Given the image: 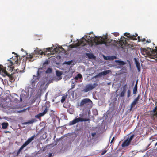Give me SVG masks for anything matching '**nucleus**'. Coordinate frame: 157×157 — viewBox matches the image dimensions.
I'll return each instance as SVG.
<instances>
[{
  "label": "nucleus",
  "mask_w": 157,
  "mask_h": 157,
  "mask_svg": "<svg viewBox=\"0 0 157 157\" xmlns=\"http://www.w3.org/2000/svg\"><path fill=\"white\" fill-rule=\"evenodd\" d=\"M95 35L93 32L87 33L84 37L79 39V46H82L87 45L88 44L90 46H92L94 45L93 41L96 39Z\"/></svg>",
  "instance_id": "obj_1"
},
{
  "label": "nucleus",
  "mask_w": 157,
  "mask_h": 157,
  "mask_svg": "<svg viewBox=\"0 0 157 157\" xmlns=\"http://www.w3.org/2000/svg\"><path fill=\"white\" fill-rule=\"evenodd\" d=\"M19 71L20 72H21V70H20ZM0 73L4 77L7 76L9 77V81L12 82H14L16 77L18 75V73H13L11 74H9L6 71V67H3L2 65H0Z\"/></svg>",
  "instance_id": "obj_2"
},
{
  "label": "nucleus",
  "mask_w": 157,
  "mask_h": 157,
  "mask_svg": "<svg viewBox=\"0 0 157 157\" xmlns=\"http://www.w3.org/2000/svg\"><path fill=\"white\" fill-rule=\"evenodd\" d=\"M149 49L150 51L147 50L145 48H141V51L143 55H146V56H148L151 58H155L157 57V48L155 47L156 49H152L149 48H147Z\"/></svg>",
  "instance_id": "obj_3"
},
{
  "label": "nucleus",
  "mask_w": 157,
  "mask_h": 157,
  "mask_svg": "<svg viewBox=\"0 0 157 157\" xmlns=\"http://www.w3.org/2000/svg\"><path fill=\"white\" fill-rule=\"evenodd\" d=\"M41 72L40 71V69H39L37 71L36 75H33V78L30 81V85L31 86L32 88H35L36 84L39 81L40 77V73Z\"/></svg>",
  "instance_id": "obj_4"
},
{
  "label": "nucleus",
  "mask_w": 157,
  "mask_h": 157,
  "mask_svg": "<svg viewBox=\"0 0 157 157\" xmlns=\"http://www.w3.org/2000/svg\"><path fill=\"white\" fill-rule=\"evenodd\" d=\"M92 101L89 98H85L81 100L80 103V106H86V107H92Z\"/></svg>",
  "instance_id": "obj_5"
},
{
  "label": "nucleus",
  "mask_w": 157,
  "mask_h": 157,
  "mask_svg": "<svg viewBox=\"0 0 157 157\" xmlns=\"http://www.w3.org/2000/svg\"><path fill=\"white\" fill-rule=\"evenodd\" d=\"M97 86V84L96 83H94L93 85L91 84H88L86 85L82 91L85 92H87L94 89Z\"/></svg>",
  "instance_id": "obj_6"
},
{
  "label": "nucleus",
  "mask_w": 157,
  "mask_h": 157,
  "mask_svg": "<svg viewBox=\"0 0 157 157\" xmlns=\"http://www.w3.org/2000/svg\"><path fill=\"white\" fill-rule=\"evenodd\" d=\"M80 117H79V122H82L85 121H89L90 122V119L89 118H86L87 117V114L86 113H83L79 115Z\"/></svg>",
  "instance_id": "obj_7"
},
{
  "label": "nucleus",
  "mask_w": 157,
  "mask_h": 157,
  "mask_svg": "<svg viewBox=\"0 0 157 157\" xmlns=\"http://www.w3.org/2000/svg\"><path fill=\"white\" fill-rule=\"evenodd\" d=\"M78 134V128H77L74 130V132L72 133H68L67 136L71 137L72 139H74L76 137Z\"/></svg>",
  "instance_id": "obj_8"
},
{
  "label": "nucleus",
  "mask_w": 157,
  "mask_h": 157,
  "mask_svg": "<svg viewBox=\"0 0 157 157\" xmlns=\"http://www.w3.org/2000/svg\"><path fill=\"white\" fill-rule=\"evenodd\" d=\"M127 85L126 84L122 87V89L120 91L119 94L120 97H123L124 96L127 90Z\"/></svg>",
  "instance_id": "obj_9"
},
{
  "label": "nucleus",
  "mask_w": 157,
  "mask_h": 157,
  "mask_svg": "<svg viewBox=\"0 0 157 157\" xmlns=\"http://www.w3.org/2000/svg\"><path fill=\"white\" fill-rule=\"evenodd\" d=\"M8 61L9 62L10 64L8 65V63H7L5 64V65L6 66H7L8 68V69L9 71L12 72V71L13 70V69L14 68V66H13V63L11 60H8Z\"/></svg>",
  "instance_id": "obj_10"
},
{
  "label": "nucleus",
  "mask_w": 157,
  "mask_h": 157,
  "mask_svg": "<svg viewBox=\"0 0 157 157\" xmlns=\"http://www.w3.org/2000/svg\"><path fill=\"white\" fill-rule=\"evenodd\" d=\"M140 95H138V96L131 103L130 105V111L132 110V108L134 107L135 105L137 103L140 99Z\"/></svg>",
  "instance_id": "obj_11"
},
{
  "label": "nucleus",
  "mask_w": 157,
  "mask_h": 157,
  "mask_svg": "<svg viewBox=\"0 0 157 157\" xmlns=\"http://www.w3.org/2000/svg\"><path fill=\"white\" fill-rule=\"evenodd\" d=\"M124 35L131 40H137V38H136V37L137 36V34H136L135 36L134 35H130L129 33H125L124 34Z\"/></svg>",
  "instance_id": "obj_12"
},
{
  "label": "nucleus",
  "mask_w": 157,
  "mask_h": 157,
  "mask_svg": "<svg viewBox=\"0 0 157 157\" xmlns=\"http://www.w3.org/2000/svg\"><path fill=\"white\" fill-rule=\"evenodd\" d=\"M95 38H96V39L94 40V42L96 45L102 44H99V43H101L102 41H104L105 40H103L102 38L101 37L96 36Z\"/></svg>",
  "instance_id": "obj_13"
},
{
  "label": "nucleus",
  "mask_w": 157,
  "mask_h": 157,
  "mask_svg": "<svg viewBox=\"0 0 157 157\" xmlns=\"http://www.w3.org/2000/svg\"><path fill=\"white\" fill-rule=\"evenodd\" d=\"M111 71L110 70H106L105 71L101 72L95 76V77H101L102 76V75H105L110 72Z\"/></svg>",
  "instance_id": "obj_14"
},
{
  "label": "nucleus",
  "mask_w": 157,
  "mask_h": 157,
  "mask_svg": "<svg viewBox=\"0 0 157 157\" xmlns=\"http://www.w3.org/2000/svg\"><path fill=\"white\" fill-rule=\"evenodd\" d=\"M121 39L119 41V44L121 47H122L124 45H125L126 43V40L125 38L122 36L121 37Z\"/></svg>",
  "instance_id": "obj_15"
},
{
  "label": "nucleus",
  "mask_w": 157,
  "mask_h": 157,
  "mask_svg": "<svg viewBox=\"0 0 157 157\" xmlns=\"http://www.w3.org/2000/svg\"><path fill=\"white\" fill-rule=\"evenodd\" d=\"M35 52L36 54H40V55H45L46 53V51L43 52L41 50H40L38 48H36L35 50Z\"/></svg>",
  "instance_id": "obj_16"
},
{
  "label": "nucleus",
  "mask_w": 157,
  "mask_h": 157,
  "mask_svg": "<svg viewBox=\"0 0 157 157\" xmlns=\"http://www.w3.org/2000/svg\"><path fill=\"white\" fill-rule=\"evenodd\" d=\"M35 135L32 136L30 138H28L27 140L23 144L26 147L34 139Z\"/></svg>",
  "instance_id": "obj_17"
},
{
  "label": "nucleus",
  "mask_w": 157,
  "mask_h": 157,
  "mask_svg": "<svg viewBox=\"0 0 157 157\" xmlns=\"http://www.w3.org/2000/svg\"><path fill=\"white\" fill-rule=\"evenodd\" d=\"M130 143V142L127 139L123 143L121 146L123 147H127L129 145Z\"/></svg>",
  "instance_id": "obj_18"
},
{
  "label": "nucleus",
  "mask_w": 157,
  "mask_h": 157,
  "mask_svg": "<svg viewBox=\"0 0 157 157\" xmlns=\"http://www.w3.org/2000/svg\"><path fill=\"white\" fill-rule=\"evenodd\" d=\"M78 122V118H76L73 120L70 121L69 122V124L70 125H72Z\"/></svg>",
  "instance_id": "obj_19"
},
{
  "label": "nucleus",
  "mask_w": 157,
  "mask_h": 157,
  "mask_svg": "<svg viewBox=\"0 0 157 157\" xmlns=\"http://www.w3.org/2000/svg\"><path fill=\"white\" fill-rule=\"evenodd\" d=\"M134 60L135 62V64H136V67L138 70L139 71H140V64L139 62L138 61L136 58H134Z\"/></svg>",
  "instance_id": "obj_20"
},
{
  "label": "nucleus",
  "mask_w": 157,
  "mask_h": 157,
  "mask_svg": "<svg viewBox=\"0 0 157 157\" xmlns=\"http://www.w3.org/2000/svg\"><path fill=\"white\" fill-rule=\"evenodd\" d=\"M111 41H111H106V40H104V41L101 42V43H99V44H104L106 46H109L111 44Z\"/></svg>",
  "instance_id": "obj_21"
},
{
  "label": "nucleus",
  "mask_w": 157,
  "mask_h": 157,
  "mask_svg": "<svg viewBox=\"0 0 157 157\" xmlns=\"http://www.w3.org/2000/svg\"><path fill=\"white\" fill-rule=\"evenodd\" d=\"M56 74L57 76L59 77V80H60L62 78L61 76L62 75V73L61 71H59L58 70H56Z\"/></svg>",
  "instance_id": "obj_22"
},
{
  "label": "nucleus",
  "mask_w": 157,
  "mask_h": 157,
  "mask_svg": "<svg viewBox=\"0 0 157 157\" xmlns=\"http://www.w3.org/2000/svg\"><path fill=\"white\" fill-rule=\"evenodd\" d=\"M8 125H9L8 123L7 122L2 123V127L3 129H6L7 128V127L8 126Z\"/></svg>",
  "instance_id": "obj_23"
},
{
  "label": "nucleus",
  "mask_w": 157,
  "mask_h": 157,
  "mask_svg": "<svg viewBox=\"0 0 157 157\" xmlns=\"http://www.w3.org/2000/svg\"><path fill=\"white\" fill-rule=\"evenodd\" d=\"M115 62L116 63H118V64L119 65H124L125 64V63L124 62L122 61L116 60L115 61Z\"/></svg>",
  "instance_id": "obj_24"
},
{
  "label": "nucleus",
  "mask_w": 157,
  "mask_h": 157,
  "mask_svg": "<svg viewBox=\"0 0 157 157\" xmlns=\"http://www.w3.org/2000/svg\"><path fill=\"white\" fill-rule=\"evenodd\" d=\"M37 121V120L35 119H32L30 121L25 123V124H31L33 123L34 122H36Z\"/></svg>",
  "instance_id": "obj_25"
},
{
  "label": "nucleus",
  "mask_w": 157,
  "mask_h": 157,
  "mask_svg": "<svg viewBox=\"0 0 157 157\" xmlns=\"http://www.w3.org/2000/svg\"><path fill=\"white\" fill-rule=\"evenodd\" d=\"M78 46V41L77 43L76 44H71L69 45L70 48H76Z\"/></svg>",
  "instance_id": "obj_26"
},
{
  "label": "nucleus",
  "mask_w": 157,
  "mask_h": 157,
  "mask_svg": "<svg viewBox=\"0 0 157 157\" xmlns=\"http://www.w3.org/2000/svg\"><path fill=\"white\" fill-rule=\"evenodd\" d=\"M67 94H66L63 96L62 98V99L61 100V103H63L66 100V98L67 97Z\"/></svg>",
  "instance_id": "obj_27"
},
{
  "label": "nucleus",
  "mask_w": 157,
  "mask_h": 157,
  "mask_svg": "<svg viewBox=\"0 0 157 157\" xmlns=\"http://www.w3.org/2000/svg\"><path fill=\"white\" fill-rule=\"evenodd\" d=\"M25 146L23 144V145L20 147L17 151V155H18L20 154L21 150L25 147Z\"/></svg>",
  "instance_id": "obj_28"
},
{
  "label": "nucleus",
  "mask_w": 157,
  "mask_h": 157,
  "mask_svg": "<svg viewBox=\"0 0 157 157\" xmlns=\"http://www.w3.org/2000/svg\"><path fill=\"white\" fill-rule=\"evenodd\" d=\"M67 112L70 114H72L74 113V110L72 108H69L67 110Z\"/></svg>",
  "instance_id": "obj_29"
},
{
  "label": "nucleus",
  "mask_w": 157,
  "mask_h": 157,
  "mask_svg": "<svg viewBox=\"0 0 157 157\" xmlns=\"http://www.w3.org/2000/svg\"><path fill=\"white\" fill-rule=\"evenodd\" d=\"M86 55L90 59L94 58V55L92 54L86 53Z\"/></svg>",
  "instance_id": "obj_30"
},
{
  "label": "nucleus",
  "mask_w": 157,
  "mask_h": 157,
  "mask_svg": "<svg viewBox=\"0 0 157 157\" xmlns=\"http://www.w3.org/2000/svg\"><path fill=\"white\" fill-rule=\"evenodd\" d=\"M117 58V57L114 56H111L109 57L108 59L109 60H112L115 59H116Z\"/></svg>",
  "instance_id": "obj_31"
},
{
  "label": "nucleus",
  "mask_w": 157,
  "mask_h": 157,
  "mask_svg": "<svg viewBox=\"0 0 157 157\" xmlns=\"http://www.w3.org/2000/svg\"><path fill=\"white\" fill-rule=\"evenodd\" d=\"M134 136V134L132 135L130 137H129L127 138V139H128V140L131 142V141L133 139Z\"/></svg>",
  "instance_id": "obj_32"
},
{
  "label": "nucleus",
  "mask_w": 157,
  "mask_h": 157,
  "mask_svg": "<svg viewBox=\"0 0 157 157\" xmlns=\"http://www.w3.org/2000/svg\"><path fill=\"white\" fill-rule=\"evenodd\" d=\"M52 72V69L50 68H48L46 71V73H50Z\"/></svg>",
  "instance_id": "obj_33"
},
{
  "label": "nucleus",
  "mask_w": 157,
  "mask_h": 157,
  "mask_svg": "<svg viewBox=\"0 0 157 157\" xmlns=\"http://www.w3.org/2000/svg\"><path fill=\"white\" fill-rule=\"evenodd\" d=\"M33 58V55L31 54H29L28 57H27V58L29 59V61H31Z\"/></svg>",
  "instance_id": "obj_34"
},
{
  "label": "nucleus",
  "mask_w": 157,
  "mask_h": 157,
  "mask_svg": "<svg viewBox=\"0 0 157 157\" xmlns=\"http://www.w3.org/2000/svg\"><path fill=\"white\" fill-rule=\"evenodd\" d=\"M103 38V40H107L108 38V35L107 34H106L103 37H102Z\"/></svg>",
  "instance_id": "obj_35"
},
{
  "label": "nucleus",
  "mask_w": 157,
  "mask_h": 157,
  "mask_svg": "<svg viewBox=\"0 0 157 157\" xmlns=\"http://www.w3.org/2000/svg\"><path fill=\"white\" fill-rule=\"evenodd\" d=\"M112 33L115 36H117L119 35V33L118 32H114Z\"/></svg>",
  "instance_id": "obj_36"
},
{
  "label": "nucleus",
  "mask_w": 157,
  "mask_h": 157,
  "mask_svg": "<svg viewBox=\"0 0 157 157\" xmlns=\"http://www.w3.org/2000/svg\"><path fill=\"white\" fill-rule=\"evenodd\" d=\"M137 91V88H133V94H135L136 93Z\"/></svg>",
  "instance_id": "obj_37"
},
{
  "label": "nucleus",
  "mask_w": 157,
  "mask_h": 157,
  "mask_svg": "<svg viewBox=\"0 0 157 157\" xmlns=\"http://www.w3.org/2000/svg\"><path fill=\"white\" fill-rule=\"evenodd\" d=\"M127 97L129 98L130 96L131 91L129 90H128L127 91Z\"/></svg>",
  "instance_id": "obj_38"
},
{
  "label": "nucleus",
  "mask_w": 157,
  "mask_h": 157,
  "mask_svg": "<svg viewBox=\"0 0 157 157\" xmlns=\"http://www.w3.org/2000/svg\"><path fill=\"white\" fill-rule=\"evenodd\" d=\"M17 58L16 60L15 61V63L17 64L18 65V64H19L20 63L19 62H18V59L17 58L18 57V55L17 56H16Z\"/></svg>",
  "instance_id": "obj_39"
},
{
  "label": "nucleus",
  "mask_w": 157,
  "mask_h": 157,
  "mask_svg": "<svg viewBox=\"0 0 157 157\" xmlns=\"http://www.w3.org/2000/svg\"><path fill=\"white\" fill-rule=\"evenodd\" d=\"M71 86V89L74 88L75 87V84L74 83H72Z\"/></svg>",
  "instance_id": "obj_40"
},
{
  "label": "nucleus",
  "mask_w": 157,
  "mask_h": 157,
  "mask_svg": "<svg viewBox=\"0 0 157 157\" xmlns=\"http://www.w3.org/2000/svg\"><path fill=\"white\" fill-rule=\"evenodd\" d=\"M52 49H53V48H52V47H51V48H46V51H48V52H51V50Z\"/></svg>",
  "instance_id": "obj_41"
},
{
  "label": "nucleus",
  "mask_w": 157,
  "mask_h": 157,
  "mask_svg": "<svg viewBox=\"0 0 157 157\" xmlns=\"http://www.w3.org/2000/svg\"><path fill=\"white\" fill-rule=\"evenodd\" d=\"M74 93L76 97H77V94L78 93L77 90L74 91Z\"/></svg>",
  "instance_id": "obj_42"
},
{
  "label": "nucleus",
  "mask_w": 157,
  "mask_h": 157,
  "mask_svg": "<svg viewBox=\"0 0 157 157\" xmlns=\"http://www.w3.org/2000/svg\"><path fill=\"white\" fill-rule=\"evenodd\" d=\"M107 150H103L102 153H101V155H103L105 154L107 152Z\"/></svg>",
  "instance_id": "obj_43"
},
{
  "label": "nucleus",
  "mask_w": 157,
  "mask_h": 157,
  "mask_svg": "<svg viewBox=\"0 0 157 157\" xmlns=\"http://www.w3.org/2000/svg\"><path fill=\"white\" fill-rule=\"evenodd\" d=\"M23 97V94H21L20 95V101H22V97Z\"/></svg>",
  "instance_id": "obj_44"
},
{
  "label": "nucleus",
  "mask_w": 157,
  "mask_h": 157,
  "mask_svg": "<svg viewBox=\"0 0 157 157\" xmlns=\"http://www.w3.org/2000/svg\"><path fill=\"white\" fill-rule=\"evenodd\" d=\"M47 108H46L45 109V110L43 112V113H44V114L46 113V112L47 111Z\"/></svg>",
  "instance_id": "obj_45"
},
{
  "label": "nucleus",
  "mask_w": 157,
  "mask_h": 157,
  "mask_svg": "<svg viewBox=\"0 0 157 157\" xmlns=\"http://www.w3.org/2000/svg\"><path fill=\"white\" fill-rule=\"evenodd\" d=\"M40 117H40V114H37V115H35V117L36 118H40Z\"/></svg>",
  "instance_id": "obj_46"
},
{
  "label": "nucleus",
  "mask_w": 157,
  "mask_h": 157,
  "mask_svg": "<svg viewBox=\"0 0 157 157\" xmlns=\"http://www.w3.org/2000/svg\"><path fill=\"white\" fill-rule=\"evenodd\" d=\"M157 110V108L156 107H155V108L153 109V112L155 113V112Z\"/></svg>",
  "instance_id": "obj_47"
},
{
  "label": "nucleus",
  "mask_w": 157,
  "mask_h": 157,
  "mask_svg": "<svg viewBox=\"0 0 157 157\" xmlns=\"http://www.w3.org/2000/svg\"><path fill=\"white\" fill-rule=\"evenodd\" d=\"M39 114L40 115V117L43 116L44 115L43 112L40 113Z\"/></svg>",
  "instance_id": "obj_48"
},
{
  "label": "nucleus",
  "mask_w": 157,
  "mask_h": 157,
  "mask_svg": "<svg viewBox=\"0 0 157 157\" xmlns=\"http://www.w3.org/2000/svg\"><path fill=\"white\" fill-rule=\"evenodd\" d=\"M48 64V61H46L44 62V64Z\"/></svg>",
  "instance_id": "obj_49"
},
{
  "label": "nucleus",
  "mask_w": 157,
  "mask_h": 157,
  "mask_svg": "<svg viewBox=\"0 0 157 157\" xmlns=\"http://www.w3.org/2000/svg\"><path fill=\"white\" fill-rule=\"evenodd\" d=\"M141 41H142V42H145V41H146V39L145 38H143L141 40Z\"/></svg>",
  "instance_id": "obj_50"
},
{
  "label": "nucleus",
  "mask_w": 157,
  "mask_h": 157,
  "mask_svg": "<svg viewBox=\"0 0 157 157\" xmlns=\"http://www.w3.org/2000/svg\"><path fill=\"white\" fill-rule=\"evenodd\" d=\"M75 78L76 79H78V74L75 77Z\"/></svg>",
  "instance_id": "obj_51"
},
{
  "label": "nucleus",
  "mask_w": 157,
  "mask_h": 157,
  "mask_svg": "<svg viewBox=\"0 0 157 157\" xmlns=\"http://www.w3.org/2000/svg\"><path fill=\"white\" fill-rule=\"evenodd\" d=\"M114 139V137H113V138L112 139L111 141V142H110L111 143H112Z\"/></svg>",
  "instance_id": "obj_52"
},
{
  "label": "nucleus",
  "mask_w": 157,
  "mask_h": 157,
  "mask_svg": "<svg viewBox=\"0 0 157 157\" xmlns=\"http://www.w3.org/2000/svg\"><path fill=\"white\" fill-rule=\"evenodd\" d=\"M82 78V75L79 73V79H80L81 78Z\"/></svg>",
  "instance_id": "obj_53"
},
{
  "label": "nucleus",
  "mask_w": 157,
  "mask_h": 157,
  "mask_svg": "<svg viewBox=\"0 0 157 157\" xmlns=\"http://www.w3.org/2000/svg\"><path fill=\"white\" fill-rule=\"evenodd\" d=\"M4 132L6 133H10V132L9 131H5Z\"/></svg>",
  "instance_id": "obj_54"
},
{
  "label": "nucleus",
  "mask_w": 157,
  "mask_h": 157,
  "mask_svg": "<svg viewBox=\"0 0 157 157\" xmlns=\"http://www.w3.org/2000/svg\"><path fill=\"white\" fill-rule=\"evenodd\" d=\"M151 42V40L150 39L148 40H147L146 41V42L148 43H150Z\"/></svg>",
  "instance_id": "obj_55"
},
{
  "label": "nucleus",
  "mask_w": 157,
  "mask_h": 157,
  "mask_svg": "<svg viewBox=\"0 0 157 157\" xmlns=\"http://www.w3.org/2000/svg\"><path fill=\"white\" fill-rule=\"evenodd\" d=\"M134 88H137V84H135L134 87Z\"/></svg>",
  "instance_id": "obj_56"
},
{
  "label": "nucleus",
  "mask_w": 157,
  "mask_h": 157,
  "mask_svg": "<svg viewBox=\"0 0 157 157\" xmlns=\"http://www.w3.org/2000/svg\"><path fill=\"white\" fill-rule=\"evenodd\" d=\"M138 39L139 41H140V36H139L138 37Z\"/></svg>",
  "instance_id": "obj_57"
},
{
  "label": "nucleus",
  "mask_w": 157,
  "mask_h": 157,
  "mask_svg": "<svg viewBox=\"0 0 157 157\" xmlns=\"http://www.w3.org/2000/svg\"><path fill=\"white\" fill-rule=\"evenodd\" d=\"M52 154L51 153H50V154H49V157H51V156L52 155Z\"/></svg>",
  "instance_id": "obj_58"
},
{
  "label": "nucleus",
  "mask_w": 157,
  "mask_h": 157,
  "mask_svg": "<svg viewBox=\"0 0 157 157\" xmlns=\"http://www.w3.org/2000/svg\"><path fill=\"white\" fill-rule=\"evenodd\" d=\"M137 84H138V80H137L136 82V84H137Z\"/></svg>",
  "instance_id": "obj_59"
},
{
  "label": "nucleus",
  "mask_w": 157,
  "mask_h": 157,
  "mask_svg": "<svg viewBox=\"0 0 157 157\" xmlns=\"http://www.w3.org/2000/svg\"><path fill=\"white\" fill-rule=\"evenodd\" d=\"M53 50L54 51H55V52H56V48H54L53 49Z\"/></svg>",
  "instance_id": "obj_60"
},
{
  "label": "nucleus",
  "mask_w": 157,
  "mask_h": 157,
  "mask_svg": "<svg viewBox=\"0 0 157 157\" xmlns=\"http://www.w3.org/2000/svg\"><path fill=\"white\" fill-rule=\"evenodd\" d=\"M155 146H157V142L155 143Z\"/></svg>",
  "instance_id": "obj_61"
},
{
  "label": "nucleus",
  "mask_w": 157,
  "mask_h": 157,
  "mask_svg": "<svg viewBox=\"0 0 157 157\" xmlns=\"http://www.w3.org/2000/svg\"><path fill=\"white\" fill-rule=\"evenodd\" d=\"M21 50L22 51H23V49L22 48L21 49Z\"/></svg>",
  "instance_id": "obj_62"
},
{
  "label": "nucleus",
  "mask_w": 157,
  "mask_h": 157,
  "mask_svg": "<svg viewBox=\"0 0 157 157\" xmlns=\"http://www.w3.org/2000/svg\"><path fill=\"white\" fill-rule=\"evenodd\" d=\"M88 113H90V111Z\"/></svg>",
  "instance_id": "obj_63"
},
{
  "label": "nucleus",
  "mask_w": 157,
  "mask_h": 157,
  "mask_svg": "<svg viewBox=\"0 0 157 157\" xmlns=\"http://www.w3.org/2000/svg\"><path fill=\"white\" fill-rule=\"evenodd\" d=\"M92 135L93 136H94V134H92Z\"/></svg>",
  "instance_id": "obj_64"
}]
</instances>
